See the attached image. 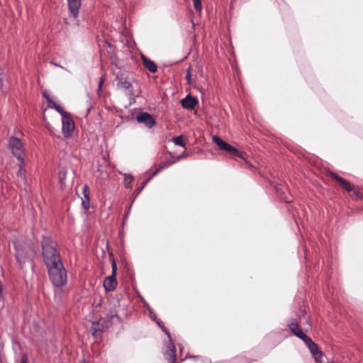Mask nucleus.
<instances>
[{
  "instance_id": "28",
  "label": "nucleus",
  "mask_w": 363,
  "mask_h": 363,
  "mask_svg": "<svg viewBox=\"0 0 363 363\" xmlns=\"http://www.w3.org/2000/svg\"><path fill=\"white\" fill-rule=\"evenodd\" d=\"M163 330L165 332V333L167 335L168 337L169 338V341L170 342L167 344V350H171V340L172 338H171V335H170V333L164 328H162Z\"/></svg>"
},
{
  "instance_id": "8",
  "label": "nucleus",
  "mask_w": 363,
  "mask_h": 363,
  "mask_svg": "<svg viewBox=\"0 0 363 363\" xmlns=\"http://www.w3.org/2000/svg\"><path fill=\"white\" fill-rule=\"evenodd\" d=\"M67 1L70 13L74 18H76L79 16L82 0H67Z\"/></svg>"
},
{
  "instance_id": "34",
  "label": "nucleus",
  "mask_w": 363,
  "mask_h": 363,
  "mask_svg": "<svg viewBox=\"0 0 363 363\" xmlns=\"http://www.w3.org/2000/svg\"><path fill=\"white\" fill-rule=\"evenodd\" d=\"M3 289L2 286L0 284V297L2 296Z\"/></svg>"
},
{
  "instance_id": "24",
  "label": "nucleus",
  "mask_w": 363,
  "mask_h": 363,
  "mask_svg": "<svg viewBox=\"0 0 363 363\" xmlns=\"http://www.w3.org/2000/svg\"><path fill=\"white\" fill-rule=\"evenodd\" d=\"M194 6L196 11L201 12L202 11V4L201 0H193Z\"/></svg>"
},
{
  "instance_id": "3",
  "label": "nucleus",
  "mask_w": 363,
  "mask_h": 363,
  "mask_svg": "<svg viewBox=\"0 0 363 363\" xmlns=\"http://www.w3.org/2000/svg\"><path fill=\"white\" fill-rule=\"evenodd\" d=\"M9 148L11 150L13 155L21 161L22 163L24 161L23 155L25 152V148L22 141L16 138L11 137L9 140Z\"/></svg>"
},
{
  "instance_id": "36",
  "label": "nucleus",
  "mask_w": 363,
  "mask_h": 363,
  "mask_svg": "<svg viewBox=\"0 0 363 363\" xmlns=\"http://www.w3.org/2000/svg\"><path fill=\"white\" fill-rule=\"evenodd\" d=\"M87 189H88V186H87L86 185V186H84V191H86Z\"/></svg>"
},
{
  "instance_id": "13",
  "label": "nucleus",
  "mask_w": 363,
  "mask_h": 363,
  "mask_svg": "<svg viewBox=\"0 0 363 363\" xmlns=\"http://www.w3.org/2000/svg\"><path fill=\"white\" fill-rule=\"evenodd\" d=\"M171 350H167L164 353L165 358L169 363H176V348L172 340H171Z\"/></svg>"
},
{
  "instance_id": "35",
  "label": "nucleus",
  "mask_w": 363,
  "mask_h": 363,
  "mask_svg": "<svg viewBox=\"0 0 363 363\" xmlns=\"http://www.w3.org/2000/svg\"><path fill=\"white\" fill-rule=\"evenodd\" d=\"M53 65H55V66H57V67H62V66H60V65H59L58 64H56V63H53Z\"/></svg>"
},
{
  "instance_id": "23",
  "label": "nucleus",
  "mask_w": 363,
  "mask_h": 363,
  "mask_svg": "<svg viewBox=\"0 0 363 363\" xmlns=\"http://www.w3.org/2000/svg\"><path fill=\"white\" fill-rule=\"evenodd\" d=\"M153 176H152V174L148 177L147 178L142 184H141V186L140 187L138 188V189L136 190L137 191V194H140L142 190L144 189V187L147 185V184L149 182V181L151 179V178Z\"/></svg>"
},
{
  "instance_id": "31",
  "label": "nucleus",
  "mask_w": 363,
  "mask_h": 363,
  "mask_svg": "<svg viewBox=\"0 0 363 363\" xmlns=\"http://www.w3.org/2000/svg\"><path fill=\"white\" fill-rule=\"evenodd\" d=\"M43 96L45 97L48 100V101L51 104L52 102H53V101L49 98L48 95L45 92L43 93Z\"/></svg>"
},
{
  "instance_id": "38",
  "label": "nucleus",
  "mask_w": 363,
  "mask_h": 363,
  "mask_svg": "<svg viewBox=\"0 0 363 363\" xmlns=\"http://www.w3.org/2000/svg\"><path fill=\"white\" fill-rule=\"evenodd\" d=\"M96 333V330H94V332L93 333V335H95Z\"/></svg>"
},
{
  "instance_id": "39",
  "label": "nucleus",
  "mask_w": 363,
  "mask_h": 363,
  "mask_svg": "<svg viewBox=\"0 0 363 363\" xmlns=\"http://www.w3.org/2000/svg\"><path fill=\"white\" fill-rule=\"evenodd\" d=\"M286 201L289 203V202H291V200H286Z\"/></svg>"
},
{
  "instance_id": "26",
  "label": "nucleus",
  "mask_w": 363,
  "mask_h": 363,
  "mask_svg": "<svg viewBox=\"0 0 363 363\" xmlns=\"http://www.w3.org/2000/svg\"><path fill=\"white\" fill-rule=\"evenodd\" d=\"M86 200H82V205L85 209H88L90 207L89 203V198L86 196V194L84 195Z\"/></svg>"
},
{
  "instance_id": "27",
  "label": "nucleus",
  "mask_w": 363,
  "mask_h": 363,
  "mask_svg": "<svg viewBox=\"0 0 363 363\" xmlns=\"http://www.w3.org/2000/svg\"><path fill=\"white\" fill-rule=\"evenodd\" d=\"M186 79L187 80L188 84H193V81H192V79H191V68L190 67L187 69Z\"/></svg>"
},
{
  "instance_id": "32",
  "label": "nucleus",
  "mask_w": 363,
  "mask_h": 363,
  "mask_svg": "<svg viewBox=\"0 0 363 363\" xmlns=\"http://www.w3.org/2000/svg\"><path fill=\"white\" fill-rule=\"evenodd\" d=\"M103 82H104V79L101 77V79H100V82L99 83V90L101 89V86H102Z\"/></svg>"
},
{
  "instance_id": "2",
  "label": "nucleus",
  "mask_w": 363,
  "mask_h": 363,
  "mask_svg": "<svg viewBox=\"0 0 363 363\" xmlns=\"http://www.w3.org/2000/svg\"><path fill=\"white\" fill-rule=\"evenodd\" d=\"M52 284L57 287L64 286L67 281V271L62 262L47 267Z\"/></svg>"
},
{
  "instance_id": "37",
  "label": "nucleus",
  "mask_w": 363,
  "mask_h": 363,
  "mask_svg": "<svg viewBox=\"0 0 363 363\" xmlns=\"http://www.w3.org/2000/svg\"><path fill=\"white\" fill-rule=\"evenodd\" d=\"M191 357V358H195V359H196V358H198V357H197V356H191V357Z\"/></svg>"
},
{
  "instance_id": "25",
  "label": "nucleus",
  "mask_w": 363,
  "mask_h": 363,
  "mask_svg": "<svg viewBox=\"0 0 363 363\" xmlns=\"http://www.w3.org/2000/svg\"><path fill=\"white\" fill-rule=\"evenodd\" d=\"M17 175L21 179L24 180L25 177H26L25 169L23 168V167L21 165L19 167V170H18V172L17 173Z\"/></svg>"
},
{
  "instance_id": "33",
  "label": "nucleus",
  "mask_w": 363,
  "mask_h": 363,
  "mask_svg": "<svg viewBox=\"0 0 363 363\" xmlns=\"http://www.w3.org/2000/svg\"><path fill=\"white\" fill-rule=\"evenodd\" d=\"M3 87V79L0 77V89Z\"/></svg>"
},
{
  "instance_id": "4",
  "label": "nucleus",
  "mask_w": 363,
  "mask_h": 363,
  "mask_svg": "<svg viewBox=\"0 0 363 363\" xmlns=\"http://www.w3.org/2000/svg\"><path fill=\"white\" fill-rule=\"evenodd\" d=\"M62 131L65 138H69L75 128V124L69 113L62 117Z\"/></svg>"
},
{
  "instance_id": "15",
  "label": "nucleus",
  "mask_w": 363,
  "mask_h": 363,
  "mask_svg": "<svg viewBox=\"0 0 363 363\" xmlns=\"http://www.w3.org/2000/svg\"><path fill=\"white\" fill-rule=\"evenodd\" d=\"M289 327L290 330H291V332L294 333V335H295L296 336H297L299 338L302 336L301 333H304L300 329L298 324L296 322H292V323H289Z\"/></svg>"
},
{
  "instance_id": "22",
  "label": "nucleus",
  "mask_w": 363,
  "mask_h": 363,
  "mask_svg": "<svg viewBox=\"0 0 363 363\" xmlns=\"http://www.w3.org/2000/svg\"><path fill=\"white\" fill-rule=\"evenodd\" d=\"M301 335L300 339L303 340L308 347L314 342L306 333H301Z\"/></svg>"
},
{
  "instance_id": "30",
  "label": "nucleus",
  "mask_w": 363,
  "mask_h": 363,
  "mask_svg": "<svg viewBox=\"0 0 363 363\" xmlns=\"http://www.w3.org/2000/svg\"><path fill=\"white\" fill-rule=\"evenodd\" d=\"M65 174H63V176H60V182L61 184V185L64 184V181L65 179Z\"/></svg>"
},
{
  "instance_id": "1",
  "label": "nucleus",
  "mask_w": 363,
  "mask_h": 363,
  "mask_svg": "<svg viewBox=\"0 0 363 363\" xmlns=\"http://www.w3.org/2000/svg\"><path fill=\"white\" fill-rule=\"evenodd\" d=\"M42 255L46 267L62 262L57 244L50 237H44L41 242Z\"/></svg>"
},
{
  "instance_id": "29",
  "label": "nucleus",
  "mask_w": 363,
  "mask_h": 363,
  "mask_svg": "<svg viewBox=\"0 0 363 363\" xmlns=\"http://www.w3.org/2000/svg\"><path fill=\"white\" fill-rule=\"evenodd\" d=\"M21 363H28V357L26 355L22 357Z\"/></svg>"
},
{
  "instance_id": "17",
  "label": "nucleus",
  "mask_w": 363,
  "mask_h": 363,
  "mask_svg": "<svg viewBox=\"0 0 363 363\" xmlns=\"http://www.w3.org/2000/svg\"><path fill=\"white\" fill-rule=\"evenodd\" d=\"M213 141L220 147L221 150H224L227 146V143L223 140L220 138L217 135L213 137Z\"/></svg>"
},
{
  "instance_id": "21",
  "label": "nucleus",
  "mask_w": 363,
  "mask_h": 363,
  "mask_svg": "<svg viewBox=\"0 0 363 363\" xmlns=\"http://www.w3.org/2000/svg\"><path fill=\"white\" fill-rule=\"evenodd\" d=\"M125 176V185L127 188L131 187V184L133 181V177L131 174H124Z\"/></svg>"
},
{
  "instance_id": "7",
  "label": "nucleus",
  "mask_w": 363,
  "mask_h": 363,
  "mask_svg": "<svg viewBox=\"0 0 363 363\" xmlns=\"http://www.w3.org/2000/svg\"><path fill=\"white\" fill-rule=\"evenodd\" d=\"M138 123H144L147 128H151L156 123L153 117L147 112L140 113L137 116Z\"/></svg>"
},
{
  "instance_id": "19",
  "label": "nucleus",
  "mask_w": 363,
  "mask_h": 363,
  "mask_svg": "<svg viewBox=\"0 0 363 363\" xmlns=\"http://www.w3.org/2000/svg\"><path fill=\"white\" fill-rule=\"evenodd\" d=\"M51 104L52 105V107H53L62 116V117L69 113L64 111L62 108L55 101L52 102Z\"/></svg>"
},
{
  "instance_id": "5",
  "label": "nucleus",
  "mask_w": 363,
  "mask_h": 363,
  "mask_svg": "<svg viewBox=\"0 0 363 363\" xmlns=\"http://www.w3.org/2000/svg\"><path fill=\"white\" fill-rule=\"evenodd\" d=\"M16 257L20 264L24 263L29 256V247L21 242H15Z\"/></svg>"
},
{
  "instance_id": "14",
  "label": "nucleus",
  "mask_w": 363,
  "mask_h": 363,
  "mask_svg": "<svg viewBox=\"0 0 363 363\" xmlns=\"http://www.w3.org/2000/svg\"><path fill=\"white\" fill-rule=\"evenodd\" d=\"M142 59H143V62L145 67L150 72H151L152 73H155L157 72V67L156 64L153 61L150 60V59H148L147 57H146L144 55L142 56Z\"/></svg>"
},
{
  "instance_id": "11",
  "label": "nucleus",
  "mask_w": 363,
  "mask_h": 363,
  "mask_svg": "<svg viewBox=\"0 0 363 363\" xmlns=\"http://www.w3.org/2000/svg\"><path fill=\"white\" fill-rule=\"evenodd\" d=\"M198 101L196 99L188 94L184 99L182 100V105L184 108L193 109L196 106Z\"/></svg>"
},
{
  "instance_id": "9",
  "label": "nucleus",
  "mask_w": 363,
  "mask_h": 363,
  "mask_svg": "<svg viewBox=\"0 0 363 363\" xmlns=\"http://www.w3.org/2000/svg\"><path fill=\"white\" fill-rule=\"evenodd\" d=\"M113 74L116 75V80L118 81L117 86L118 87H122L124 89H129L132 86V84L130 82L124 79L122 74V71L116 72L115 70L113 71Z\"/></svg>"
},
{
  "instance_id": "20",
  "label": "nucleus",
  "mask_w": 363,
  "mask_h": 363,
  "mask_svg": "<svg viewBox=\"0 0 363 363\" xmlns=\"http://www.w3.org/2000/svg\"><path fill=\"white\" fill-rule=\"evenodd\" d=\"M172 140L174 142V143L176 145H179L181 147H185V143L183 142L182 135L174 137L172 139Z\"/></svg>"
},
{
  "instance_id": "16",
  "label": "nucleus",
  "mask_w": 363,
  "mask_h": 363,
  "mask_svg": "<svg viewBox=\"0 0 363 363\" xmlns=\"http://www.w3.org/2000/svg\"><path fill=\"white\" fill-rule=\"evenodd\" d=\"M223 150H226L239 157H241V158H245L244 156L245 155V153L243 152H240L237 149H235L234 147H233L232 145H230V144H227V146Z\"/></svg>"
},
{
  "instance_id": "6",
  "label": "nucleus",
  "mask_w": 363,
  "mask_h": 363,
  "mask_svg": "<svg viewBox=\"0 0 363 363\" xmlns=\"http://www.w3.org/2000/svg\"><path fill=\"white\" fill-rule=\"evenodd\" d=\"M116 270V263L115 260H113L112 262V274L106 277L104 281V287L106 291H113L117 286Z\"/></svg>"
},
{
  "instance_id": "18",
  "label": "nucleus",
  "mask_w": 363,
  "mask_h": 363,
  "mask_svg": "<svg viewBox=\"0 0 363 363\" xmlns=\"http://www.w3.org/2000/svg\"><path fill=\"white\" fill-rule=\"evenodd\" d=\"M172 164V162H170V161H165V162H161L160 164L159 168L157 169L155 171H154L152 173V176H155L161 169L169 167Z\"/></svg>"
},
{
  "instance_id": "12",
  "label": "nucleus",
  "mask_w": 363,
  "mask_h": 363,
  "mask_svg": "<svg viewBox=\"0 0 363 363\" xmlns=\"http://www.w3.org/2000/svg\"><path fill=\"white\" fill-rule=\"evenodd\" d=\"M330 175L333 178L335 179L340 185L345 189L347 191H352L353 190L354 186L347 180L339 177L336 173L333 172L330 174Z\"/></svg>"
},
{
  "instance_id": "10",
  "label": "nucleus",
  "mask_w": 363,
  "mask_h": 363,
  "mask_svg": "<svg viewBox=\"0 0 363 363\" xmlns=\"http://www.w3.org/2000/svg\"><path fill=\"white\" fill-rule=\"evenodd\" d=\"M308 349L312 353L316 363H322V358L323 357V353L319 350L318 345L313 342L308 345Z\"/></svg>"
}]
</instances>
